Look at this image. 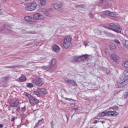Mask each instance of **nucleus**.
<instances>
[{
  "label": "nucleus",
  "instance_id": "nucleus-36",
  "mask_svg": "<svg viewBox=\"0 0 128 128\" xmlns=\"http://www.w3.org/2000/svg\"><path fill=\"white\" fill-rule=\"evenodd\" d=\"M114 42H116V44H120V40L117 39H114Z\"/></svg>",
  "mask_w": 128,
  "mask_h": 128
},
{
  "label": "nucleus",
  "instance_id": "nucleus-44",
  "mask_svg": "<svg viewBox=\"0 0 128 128\" xmlns=\"http://www.w3.org/2000/svg\"><path fill=\"white\" fill-rule=\"evenodd\" d=\"M65 100H72V98H65Z\"/></svg>",
  "mask_w": 128,
  "mask_h": 128
},
{
  "label": "nucleus",
  "instance_id": "nucleus-29",
  "mask_svg": "<svg viewBox=\"0 0 128 128\" xmlns=\"http://www.w3.org/2000/svg\"><path fill=\"white\" fill-rule=\"evenodd\" d=\"M41 6H44L46 4V0H40Z\"/></svg>",
  "mask_w": 128,
  "mask_h": 128
},
{
  "label": "nucleus",
  "instance_id": "nucleus-28",
  "mask_svg": "<svg viewBox=\"0 0 128 128\" xmlns=\"http://www.w3.org/2000/svg\"><path fill=\"white\" fill-rule=\"evenodd\" d=\"M107 112L104 111L103 112L100 113V115L101 116H108V115L106 114Z\"/></svg>",
  "mask_w": 128,
  "mask_h": 128
},
{
  "label": "nucleus",
  "instance_id": "nucleus-8",
  "mask_svg": "<svg viewBox=\"0 0 128 128\" xmlns=\"http://www.w3.org/2000/svg\"><path fill=\"white\" fill-rule=\"evenodd\" d=\"M64 80L67 84H70L73 86H78V84H76V82L74 80H70L68 78H66L64 79Z\"/></svg>",
  "mask_w": 128,
  "mask_h": 128
},
{
  "label": "nucleus",
  "instance_id": "nucleus-35",
  "mask_svg": "<svg viewBox=\"0 0 128 128\" xmlns=\"http://www.w3.org/2000/svg\"><path fill=\"white\" fill-rule=\"evenodd\" d=\"M80 8H86L85 4L80 5Z\"/></svg>",
  "mask_w": 128,
  "mask_h": 128
},
{
  "label": "nucleus",
  "instance_id": "nucleus-38",
  "mask_svg": "<svg viewBox=\"0 0 128 128\" xmlns=\"http://www.w3.org/2000/svg\"><path fill=\"white\" fill-rule=\"evenodd\" d=\"M20 106H19L16 109V112H20Z\"/></svg>",
  "mask_w": 128,
  "mask_h": 128
},
{
  "label": "nucleus",
  "instance_id": "nucleus-45",
  "mask_svg": "<svg viewBox=\"0 0 128 128\" xmlns=\"http://www.w3.org/2000/svg\"><path fill=\"white\" fill-rule=\"evenodd\" d=\"M14 120H16V118L14 117H13L12 118L11 122H14Z\"/></svg>",
  "mask_w": 128,
  "mask_h": 128
},
{
  "label": "nucleus",
  "instance_id": "nucleus-16",
  "mask_svg": "<svg viewBox=\"0 0 128 128\" xmlns=\"http://www.w3.org/2000/svg\"><path fill=\"white\" fill-rule=\"evenodd\" d=\"M37 90H38V92H42V94H48V91H46V89L44 88H38Z\"/></svg>",
  "mask_w": 128,
  "mask_h": 128
},
{
  "label": "nucleus",
  "instance_id": "nucleus-9",
  "mask_svg": "<svg viewBox=\"0 0 128 128\" xmlns=\"http://www.w3.org/2000/svg\"><path fill=\"white\" fill-rule=\"evenodd\" d=\"M102 14L104 16H116L114 12L110 11H104L102 12Z\"/></svg>",
  "mask_w": 128,
  "mask_h": 128
},
{
  "label": "nucleus",
  "instance_id": "nucleus-13",
  "mask_svg": "<svg viewBox=\"0 0 128 128\" xmlns=\"http://www.w3.org/2000/svg\"><path fill=\"white\" fill-rule=\"evenodd\" d=\"M56 64V60L55 58H52L50 60L49 62V66L51 67L52 68V66H54Z\"/></svg>",
  "mask_w": 128,
  "mask_h": 128
},
{
  "label": "nucleus",
  "instance_id": "nucleus-32",
  "mask_svg": "<svg viewBox=\"0 0 128 128\" xmlns=\"http://www.w3.org/2000/svg\"><path fill=\"white\" fill-rule=\"evenodd\" d=\"M106 0H99V2L100 4H106Z\"/></svg>",
  "mask_w": 128,
  "mask_h": 128
},
{
  "label": "nucleus",
  "instance_id": "nucleus-27",
  "mask_svg": "<svg viewBox=\"0 0 128 128\" xmlns=\"http://www.w3.org/2000/svg\"><path fill=\"white\" fill-rule=\"evenodd\" d=\"M33 93L35 94V96H36L38 98H40V92L38 90L34 91Z\"/></svg>",
  "mask_w": 128,
  "mask_h": 128
},
{
  "label": "nucleus",
  "instance_id": "nucleus-21",
  "mask_svg": "<svg viewBox=\"0 0 128 128\" xmlns=\"http://www.w3.org/2000/svg\"><path fill=\"white\" fill-rule=\"evenodd\" d=\"M43 123H44V118H42V120H39L38 122L36 124L34 128H37V126H38L39 124H42Z\"/></svg>",
  "mask_w": 128,
  "mask_h": 128
},
{
  "label": "nucleus",
  "instance_id": "nucleus-49",
  "mask_svg": "<svg viewBox=\"0 0 128 128\" xmlns=\"http://www.w3.org/2000/svg\"><path fill=\"white\" fill-rule=\"evenodd\" d=\"M90 18H94V16H92L90 14Z\"/></svg>",
  "mask_w": 128,
  "mask_h": 128
},
{
  "label": "nucleus",
  "instance_id": "nucleus-55",
  "mask_svg": "<svg viewBox=\"0 0 128 128\" xmlns=\"http://www.w3.org/2000/svg\"><path fill=\"white\" fill-rule=\"evenodd\" d=\"M4 2H6V0H4Z\"/></svg>",
  "mask_w": 128,
  "mask_h": 128
},
{
  "label": "nucleus",
  "instance_id": "nucleus-2",
  "mask_svg": "<svg viewBox=\"0 0 128 128\" xmlns=\"http://www.w3.org/2000/svg\"><path fill=\"white\" fill-rule=\"evenodd\" d=\"M88 54L82 55L80 56H74L71 58V62H88Z\"/></svg>",
  "mask_w": 128,
  "mask_h": 128
},
{
  "label": "nucleus",
  "instance_id": "nucleus-40",
  "mask_svg": "<svg viewBox=\"0 0 128 128\" xmlns=\"http://www.w3.org/2000/svg\"><path fill=\"white\" fill-rule=\"evenodd\" d=\"M4 26H0V30H4Z\"/></svg>",
  "mask_w": 128,
  "mask_h": 128
},
{
  "label": "nucleus",
  "instance_id": "nucleus-30",
  "mask_svg": "<svg viewBox=\"0 0 128 128\" xmlns=\"http://www.w3.org/2000/svg\"><path fill=\"white\" fill-rule=\"evenodd\" d=\"M26 86L27 88H34V85L32 83H28Z\"/></svg>",
  "mask_w": 128,
  "mask_h": 128
},
{
  "label": "nucleus",
  "instance_id": "nucleus-22",
  "mask_svg": "<svg viewBox=\"0 0 128 128\" xmlns=\"http://www.w3.org/2000/svg\"><path fill=\"white\" fill-rule=\"evenodd\" d=\"M122 44L124 46H125V48H128V41L126 40H124L122 42Z\"/></svg>",
  "mask_w": 128,
  "mask_h": 128
},
{
  "label": "nucleus",
  "instance_id": "nucleus-33",
  "mask_svg": "<svg viewBox=\"0 0 128 128\" xmlns=\"http://www.w3.org/2000/svg\"><path fill=\"white\" fill-rule=\"evenodd\" d=\"M18 68V66L16 65L13 66H8V68Z\"/></svg>",
  "mask_w": 128,
  "mask_h": 128
},
{
  "label": "nucleus",
  "instance_id": "nucleus-46",
  "mask_svg": "<svg viewBox=\"0 0 128 128\" xmlns=\"http://www.w3.org/2000/svg\"><path fill=\"white\" fill-rule=\"evenodd\" d=\"M51 126L52 128H54V122H50Z\"/></svg>",
  "mask_w": 128,
  "mask_h": 128
},
{
  "label": "nucleus",
  "instance_id": "nucleus-18",
  "mask_svg": "<svg viewBox=\"0 0 128 128\" xmlns=\"http://www.w3.org/2000/svg\"><path fill=\"white\" fill-rule=\"evenodd\" d=\"M116 114V112H112V111H108L107 112L106 114L107 116H114Z\"/></svg>",
  "mask_w": 128,
  "mask_h": 128
},
{
  "label": "nucleus",
  "instance_id": "nucleus-41",
  "mask_svg": "<svg viewBox=\"0 0 128 128\" xmlns=\"http://www.w3.org/2000/svg\"><path fill=\"white\" fill-rule=\"evenodd\" d=\"M22 110H23V112H24L26 110V106H24V107L22 108Z\"/></svg>",
  "mask_w": 128,
  "mask_h": 128
},
{
  "label": "nucleus",
  "instance_id": "nucleus-26",
  "mask_svg": "<svg viewBox=\"0 0 128 128\" xmlns=\"http://www.w3.org/2000/svg\"><path fill=\"white\" fill-rule=\"evenodd\" d=\"M24 96H27V98H29V100L32 98V95H30V94L28 93V92H25L24 94Z\"/></svg>",
  "mask_w": 128,
  "mask_h": 128
},
{
  "label": "nucleus",
  "instance_id": "nucleus-42",
  "mask_svg": "<svg viewBox=\"0 0 128 128\" xmlns=\"http://www.w3.org/2000/svg\"><path fill=\"white\" fill-rule=\"evenodd\" d=\"M8 28H9V27H6V28H5V30H6V32H8V30H8Z\"/></svg>",
  "mask_w": 128,
  "mask_h": 128
},
{
  "label": "nucleus",
  "instance_id": "nucleus-53",
  "mask_svg": "<svg viewBox=\"0 0 128 128\" xmlns=\"http://www.w3.org/2000/svg\"><path fill=\"white\" fill-rule=\"evenodd\" d=\"M102 124H104V122H102Z\"/></svg>",
  "mask_w": 128,
  "mask_h": 128
},
{
  "label": "nucleus",
  "instance_id": "nucleus-34",
  "mask_svg": "<svg viewBox=\"0 0 128 128\" xmlns=\"http://www.w3.org/2000/svg\"><path fill=\"white\" fill-rule=\"evenodd\" d=\"M110 46L112 50H114V48H116V45H114V44H112Z\"/></svg>",
  "mask_w": 128,
  "mask_h": 128
},
{
  "label": "nucleus",
  "instance_id": "nucleus-39",
  "mask_svg": "<svg viewBox=\"0 0 128 128\" xmlns=\"http://www.w3.org/2000/svg\"><path fill=\"white\" fill-rule=\"evenodd\" d=\"M106 34H108V36H114V34H112V33H110V32H106Z\"/></svg>",
  "mask_w": 128,
  "mask_h": 128
},
{
  "label": "nucleus",
  "instance_id": "nucleus-37",
  "mask_svg": "<svg viewBox=\"0 0 128 128\" xmlns=\"http://www.w3.org/2000/svg\"><path fill=\"white\" fill-rule=\"evenodd\" d=\"M105 53L106 54V56H110V52L108 50H105Z\"/></svg>",
  "mask_w": 128,
  "mask_h": 128
},
{
  "label": "nucleus",
  "instance_id": "nucleus-51",
  "mask_svg": "<svg viewBox=\"0 0 128 128\" xmlns=\"http://www.w3.org/2000/svg\"><path fill=\"white\" fill-rule=\"evenodd\" d=\"M0 128H4V125H2V124H0Z\"/></svg>",
  "mask_w": 128,
  "mask_h": 128
},
{
  "label": "nucleus",
  "instance_id": "nucleus-54",
  "mask_svg": "<svg viewBox=\"0 0 128 128\" xmlns=\"http://www.w3.org/2000/svg\"><path fill=\"white\" fill-rule=\"evenodd\" d=\"M25 2H28V0H24Z\"/></svg>",
  "mask_w": 128,
  "mask_h": 128
},
{
  "label": "nucleus",
  "instance_id": "nucleus-15",
  "mask_svg": "<svg viewBox=\"0 0 128 128\" xmlns=\"http://www.w3.org/2000/svg\"><path fill=\"white\" fill-rule=\"evenodd\" d=\"M110 60L114 62H117L118 60V56L116 54H112L110 56Z\"/></svg>",
  "mask_w": 128,
  "mask_h": 128
},
{
  "label": "nucleus",
  "instance_id": "nucleus-23",
  "mask_svg": "<svg viewBox=\"0 0 128 128\" xmlns=\"http://www.w3.org/2000/svg\"><path fill=\"white\" fill-rule=\"evenodd\" d=\"M94 32L96 34H102V31L98 28L94 29Z\"/></svg>",
  "mask_w": 128,
  "mask_h": 128
},
{
  "label": "nucleus",
  "instance_id": "nucleus-48",
  "mask_svg": "<svg viewBox=\"0 0 128 128\" xmlns=\"http://www.w3.org/2000/svg\"><path fill=\"white\" fill-rule=\"evenodd\" d=\"M92 124H98V120H95L92 122Z\"/></svg>",
  "mask_w": 128,
  "mask_h": 128
},
{
  "label": "nucleus",
  "instance_id": "nucleus-24",
  "mask_svg": "<svg viewBox=\"0 0 128 128\" xmlns=\"http://www.w3.org/2000/svg\"><path fill=\"white\" fill-rule=\"evenodd\" d=\"M19 80L22 82H26V76H22L19 78Z\"/></svg>",
  "mask_w": 128,
  "mask_h": 128
},
{
  "label": "nucleus",
  "instance_id": "nucleus-7",
  "mask_svg": "<svg viewBox=\"0 0 128 128\" xmlns=\"http://www.w3.org/2000/svg\"><path fill=\"white\" fill-rule=\"evenodd\" d=\"M33 18L37 20H44L45 17L40 12H36L33 15Z\"/></svg>",
  "mask_w": 128,
  "mask_h": 128
},
{
  "label": "nucleus",
  "instance_id": "nucleus-3",
  "mask_svg": "<svg viewBox=\"0 0 128 128\" xmlns=\"http://www.w3.org/2000/svg\"><path fill=\"white\" fill-rule=\"evenodd\" d=\"M108 30H114L116 32H122V28L120 26H117L116 25L114 24L111 23L110 24V26L108 27Z\"/></svg>",
  "mask_w": 128,
  "mask_h": 128
},
{
  "label": "nucleus",
  "instance_id": "nucleus-11",
  "mask_svg": "<svg viewBox=\"0 0 128 128\" xmlns=\"http://www.w3.org/2000/svg\"><path fill=\"white\" fill-rule=\"evenodd\" d=\"M30 104H38V100L34 96H32L30 100Z\"/></svg>",
  "mask_w": 128,
  "mask_h": 128
},
{
  "label": "nucleus",
  "instance_id": "nucleus-6",
  "mask_svg": "<svg viewBox=\"0 0 128 128\" xmlns=\"http://www.w3.org/2000/svg\"><path fill=\"white\" fill-rule=\"evenodd\" d=\"M36 8V2H33L31 3L30 6H26L24 8L26 12H32V10H34Z\"/></svg>",
  "mask_w": 128,
  "mask_h": 128
},
{
  "label": "nucleus",
  "instance_id": "nucleus-25",
  "mask_svg": "<svg viewBox=\"0 0 128 128\" xmlns=\"http://www.w3.org/2000/svg\"><path fill=\"white\" fill-rule=\"evenodd\" d=\"M122 66L126 68H128V62L126 61L123 62L122 63Z\"/></svg>",
  "mask_w": 128,
  "mask_h": 128
},
{
  "label": "nucleus",
  "instance_id": "nucleus-5",
  "mask_svg": "<svg viewBox=\"0 0 128 128\" xmlns=\"http://www.w3.org/2000/svg\"><path fill=\"white\" fill-rule=\"evenodd\" d=\"M32 82L35 84V86H42L44 84V79L40 78H38L37 79L33 78L32 80Z\"/></svg>",
  "mask_w": 128,
  "mask_h": 128
},
{
  "label": "nucleus",
  "instance_id": "nucleus-14",
  "mask_svg": "<svg viewBox=\"0 0 128 128\" xmlns=\"http://www.w3.org/2000/svg\"><path fill=\"white\" fill-rule=\"evenodd\" d=\"M64 6V4L61 3L60 4H54V8L55 10H60V8H62V6Z\"/></svg>",
  "mask_w": 128,
  "mask_h": 128
},
{
  "label": "nucleus",
  "instance_id": "nucleus-52",
  "mask_svg": "<svg viewBox=\"0 0 128 128\" xmlns=\"http://www.w3.org/2000/svg\"><path fill=\"white\" fill-rule=\"evenodd\" d=\"M66 118H67V122H68V117L67 116H66Z\"/></svg>",
  "mask_w": 128,
  "mask_h": 128
},
{
  "label": "nucleus",
  "instance_id": "nucleus-17",
  "mask_svg": "<svg viewBox=\"0 0 128 128\" xmlns=\"http://www.w3.org/2000/svg\"><path fill=\"white\" fill-rule=\"evenodd\" d=\"M24 18L26 22H32L34 20V18H32V16H26Z\"/></svg>",
  "mask_w": 128,
  "mask_h": 128
},
{
  "label": "nucleus",
  "instance_id": "nucleus-31",
  "mask_svg": "<svg viewBox=\"0 0 128 128\" xmlns=\"http://www.w3.org/2000/svg\"><path fill=\"white\" fill-rule=\"evenodd\" d=\"M128 96V91L127 92H126L125 94L123 95V98H126Z\"/></svg>",
  "mask_w": 128,
  "mask_h": 128
},
{
  "label": "nucleus",
  "instance_id": "nucleus-43",
  "mask_svg": "<svg viewBox=\"0 0 128 128\" xmlns=\"http://www.w3.org/2000/svg\"><path fill=\"white\" fill-rule=\"evenodd\" d=\"M29 34H36V32H30Z\"/></svg>",
  "mask_w": 128,
  "mask_h": 128
},
{
  "label": "nucleus",
  "instance_id": "nucleus-12",
  "mask_svg": "<svg viewBox=\"0 0 128 128\" xmlns=\"http://www.w3.org/2000/svg\"><path fill=\"white\" fill-rule=\"evenodd\" d=\"M40 12H42L44 16H48L50 13L48 12V9H46L45 8H42L40 10Z\"/></svg>",
  "mask_w": 128,
  "mask_h": 128
},
{
  "label": "nucleus",
  "instance_id": "nucleus-50",
  "mask_svg": "<svg viewBox=\"0 0 128 128\" xmlns=\"http://www.w3.org/2000/svg\"><path fill=\"white\" fill-rule=\"evenodd\" d=\"M78 108H74V110H78Z\"/></svg>",
  "mask_w": 128,
  "mask_h": 128
},
{
  "label": "nucleus",
  "instance_id": "nucleus-1",
  "mask_svg": "<svg viewBox=\"0 0 128 128\" xmlns=\"http://www.w3.org/2000/svg\"><path fill=\"white\" fill-rule=\"evenodd\" d=\"M128 80V70H125L124 72V75L120 78L119 82L116 84V86L117 88H124L126 84V80Z\"/></svg>",
  "mask_w": 128,
  "mask_h": 128
},
{
  "label": "nucleus",
  "instance_id": "nucleus-19",
  "mask_svg": "<svg viewBox=\"0 0 128 128\" xmlns=\"http://www.w3.org/2000/svg\"><path fill=\"white\" fill-rule=\"evenodd\" d=\"M53 50L55 52H58L60 50V47L56 45H54Z\"/></svg>",
  "mask_w": 128,
  "mask_h": 128
},
{
  "label": "nucleus",
  "instance_id": "nucleus-10",
  "mask_svg": "<svg viewBox=\"0 0 128 128\" xmlns=\"http://www.w3.org/2000/svg\"><path fill=\"white\" fill-rule=\"evenodd\" d=\"M19 104L20 100L18 99L15 102H10V106H11V108H17V106H18Z\"/></svg>",
  "mask_w": 128,
  "mask_h": 128
},
{
  "label": "nucleus",
  "instance_id": "nucleus-4",
  "mask_svg": "<svg viewBox=\"0 0 128 128\" xmlns=\"http://www.w3.org/2000/svg\"><path fill=\"white\" fill-rule=\"evenodd\" d=\"M72 44V38L70 36H66L64 40V48H68Z\"/></svg>",
  "mask_w": 128,
  "mask_h": 128
},
{
  "label": "nucleus",
  "instance_id": "nucleus-47",
  "mask_svg": "<svg viewBox=\"0 0 128 128\" xmlns=\"http://www.w3.org/2000/svg\"><path fill=\"white\" fill-rule=\"evenodd\" d=\"M84 44L85 46H88V43L86 42H84Z\"/></svg>",
  "mask_w": 128,
  "mask_h": 128
},
{
  "label": "nucleus",
  "instance_id": "nucleus-56",
  "mask_svg": "<svg viewBox=\"0 0 128 128\" xmlns=\"http://www.w3.org/2000/svg\"><path fill=\"white\" fill-rule=\"evenodd\" d=\"M124 128H125V127H124Z\"/></svg>",
  "mask_w": 128,
  "mask_h": 128
},
{
  "label": "nucleus",
  "instance_id": "nucleus-20",
  "mask_svg": "<svg viewBox=\"0 0 128 128\" xmlns=\"http://www.w3.org/2000/svg\"><path fill=\"white\" fill-rule=\"evenodd\" d=\"M41 68H42V70H50V68H52L50 67V65H48V66H42Z\"/></svg>",
  "mask_w": 128,
  "mask_h": 128
}]
</instances>
